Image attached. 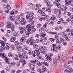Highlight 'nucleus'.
Listing matches in <instances>:
<instances>
[{
  "instance_id": "1",
  "label": "nucleus",
  "mask_w": 73,
  "mask_h": 73,
  "mask_svg": "<svg viewBox=\"0 0 73 73\" xmlns=\"http://www.w3.org/2000/svg\"><path fill=\"white\" fill-rule=\"evenodd\" d=\"M70 5L73 7V0L69 1L66 3V5H63V8L64 9H67L68 7L66 5Z\"/></svg>"
},
{
  "instance_id": "2",
  "label": "nucleus",
  "mask_w": 73,
  "mask_h": 73,
  "mask_svg": "<svg viewBox=\"0 0 73 73\" xmlns=\"http://www.w3.org/2000/svg\"><path fill=\"white\" fill-rule=\"evenodd\" d=\"M57 45L56 44H52V46L51 47V49L52 52H57Z\"/></svg>"
},
{
  "instance_id": "3",
  "label": "nucleus",
  "mask_w": 73,
  "mask_h": 73,
  "mask_svg": "<svg viewBox=\"0 0 73 73\" xmlns=\"http://www.w3.org/2000/svg\"><path fill=\"white\" fill-rule=\"evenodd\" d=\"M19 57L20 58V60H19V62H24V59L23 58V56L21 54H19Z\"/></svg>"
},
{
  "instance_id": "4",
  "label": "nucleus",
  "mask_w": 73,
  "mask_h": 73,
  "mask_svg": "<svg viewBox=\"0 0 73 73\" xmlns=\"http://www.w3.org/2000/svg\"><path fill=\"white\" fill-rule=\"evenodd\" d=\"M40 48L38 49V48H36V50H35V53L37 56H38L40 55Z\"/></svg>"
},
{
  "instance_id": "5",
  "label": "nucleus",
  "mask_w": 73,
  "mask_h": 73,
  "mask_svg": "<svg viewBox=\"0 0 73 73\" xmlns=\"http://www.w3.org/2000/svg\"><path fill=\"white\" fill-rule=\"evenodd\" d=\"M54 5L57 6L58 8H61V5L59 4V3L58 2H54L53 3Z\"/></svg>"
},
{
  "instance_id": "6",
  "label": "nucleus",
  "mask_w": 73,
  "mask_h": 73,
  "mask_svg": "<svg viewBox=\"0 0 73 73\" xmlns=\"http://www.w3.org/2000/svg\"><path fill=\"white\" fill-rule=\"evenodd\" d=\"M35 6L36 7H38L35 8V11L39 10V8L41 7V5H40V4H36Z\"/></svg>"
},
{
  "instance_id": "7",
  "label": "nucleus",
  "mask_w": 73,
  "mask_h": 73,
  "mask_svg": "<svg viewBox=\"0 0 73 73\" xmlns=\"http://www.w3.org/2000/svg\"><path fill=\"white\" fill-rule=\"evenodd\" d=\"M58 58L57 59V60L58 61H60V58H61L63 56V54H62L59 53L58 54Z\"/></svg>"
},
{
  "instance_id": "8",
  "label": "nucleus",
  "mask_w": 73,
  "mask_h": 73,
  "mask_svg": "<svg viewBox=\"0 0 73 73\" xmlns=\"http://www.w3.org/2000/svg\"><path fill=\"white\" fill-rule=\"evenodd\" d=\"M50 20L54 21H56L57 19H56V16L54 15L52 17H51Z\"/></svg>"
},
{
  "instance_id": "9",
  "label": "nucleus",
  "mask_w": 73,
  "mask_h": 73,
  "mask_svg": "<svg viewBox=\"0 0 73 73\" xmlns=\"http://www.w3.org/2000/svg\"><path fill=\"white\" fill-rule=\"evenodd\" d=\"M16 40V38L15 37H12L10 39V41L11 42H13Z\"/></svg>"
},
{
  "instance_id": "10",
  "label": "nucleus",
  "mask_w": 73,
  "mask_h": 73,
  "mask_svg": "<svg viewBox=\"0 0 73 73\" xmlns=\"http://www.w3.org/2000/svg\"><path fill=\"white\" fill-rule=\"evenodd\" d=\"M11 30L12 32H15V26L14 25H12L11 27Z\"/></svg>"
},
{
  "instance_id": "11",
  "label": "nucleus",
  "mask_w": 73,
  "mask_h": 73,
  "mask_svg": "<svg viewBox=\"0 0 73 73\" xmlns=\"http://www.w3.org/2000/svg\"><path fill=\"white\" fill-rule=\"evenodd\" d=\"M46 35V33H43L42 34H41L40 36L41 37L44 38V37Z\"/></svg>"
},
{
  "instance_id": "12",
  "label": "nucleus",
  "mask_w": 73,
  "mask_h": 73,
  "mask_svg": "<svg viewBox=\"0 0 73 73\" xmlns=\"http://www.w3.org/2000/svg\"><path fill=\"white\" fill-rule=\"evenodd\" d=\"M29 21L30 23H31V25H33L35 24V21H33L32 20H31V19H29Z\"/></svg>"
},
{
  "instance_id": "13",
  "label": "nucleus",
  "mask_w": 73,
  "mask_h": 73,
  "mask_svg": "<svg viewBox=\"0 0 73 73\" xmlns=\"http://www.w3.org/2000/svg\"><path fill=\"white\" fill-rule=\"evenodd\" d=\"M48 12V13H51V12H52V11L49 8H46V10L45 11V12Z\"/></svg>"
},
{
  "instance_id": "14",
  "label": "nucleus",
  "mask_w": 73,
  "mask_h": 73,
  "mask_svg": "<svg viewBox=\"0 0 73 73\" xmlns=\"http://www.w3.org/2000/svg\"><path fill=\"white\" fill-rule=\"evenodd\" d=\"M21 42H25V37H23V36H22V38L20 40Z\"/></svg>"
},
{
  "instance_id": "15",
  "label": "nucleus",
  "mask_w": 73,
  "mask_h": 73,
  "mask_svg": "<svg viewBox=\"0 0 73 73\" xmlns=\"http://www.w3.org/2000/svg\"><path fill=\"white\" fill-rule=\"evenodd\" d=\"M66 59V58H65V57H63L60 60V62H64V61H65V60Z\"/></svg>"
},
{
  "instance_id": "16",
  "label": "nucleus",
  "mask_w": 73,
  "mask_h": 73,
  "mask_svg": "<svg viewBox=\"0 0 73 73\" xmlns=\"http://www.w3.org/2000/svg\"><path fill=\"white\" fill-rule=\"evenodd\" d=\"M13 24L12 23H9L8 25H7L6 26V27L8 28H9L10 27H11L12 25Z\"/></svg>"
},
{
  "instance_id": "17",
  "label": "nucleus",
  "mask_w": 73,
  "mask_h": 73,
  "mask_svg": "<svg viewBox=\"0 0 73 73\" xmlns=\"http://www.w3.org/2000/svg\"><path fill=\"white\" fill-rule=\"evenodd\" d=\"M0 56L2 58H4L5 57V54L4 53H0Z\"/></svg>"
},
{
  "instance_id": "18",
  "label": "nucleus",
  "mask_w": 73,
  "mask_h": 73,
  "mask_svg": "<svg viewBox=\"0 0 73 73\" xmlns=\"http://www.w3.org/2000/svg\"><path fill=\"white\" fill-rule=\"evenodd\" d=\"M22 57L23 58L25 59V60H27L28 58V56L27 55H25L23 56Z\"/></svg>"
},
{
  "instance_id": "19",
  "label": "nucleus",
  "mask_w": 73,
  "mask_h": 73,
  "mask_svg": "<svg viewBox=\"0 0 73 73\" xmlns=\"http://www.w3.org/2000/svg\"><path fill=\"white\" fill-rule=\"evenodd\" d=\"M53 64H55V65H56L57 63V60H56V58H54L53 59Z\"/></svg>"
},
{
  "instance_id": "20",
  "label": "nucleus",
  "mask_w": 73,
  "mask_h": 73,
  "mask_svg": "<svg viewBox=\"0 0 73 73\" xmlns=\"http://www.w3.org/2000/svg\"><path fill=\"white\" fill-rule=\"evenodd\" d=\"M16 56L14 57V59L15 60H19V55L16 54Z\"/></svg>"
},
{
  "instance_id": "21",
  "label": "nucleus",
  "mask_w": 73,
  "mask_h": 73,
  "mask_svg": "<svg viewBox=\"0 0 73 73\" xmlns=\"http://www.w3.org/2000/svg\"><path fill=\"white\" fill-rule=\"evenodd\" d=\"M45 3H46V5L47 7H48V5H49L50 4V1H48V0H46L45 1Z\"/></svg>"
},
{
  "instance_id": "22",
  "label": "nucleus",
  "mask_w": 73,
  "mask_h": 73,
  "mask_svg": "<svg viewBox=\"0 0 73 73\" xmlns=\"http://www.w3.org/2000/svg\"><path fill=\"white\" fill-rule=\"evenodd\" d=\"M0 43L3 46H5V43H4V42L3 40H0Z\"/></svg>"
},
{
  "instance_id": "23",
  "label": "nucleus",
  "mask_w": 73,
  "mask_h": 73,
  "mask_svg": "<svg viewBox=\"0 0 73 73\" xmlns=\"http://www.w3.org/2000/svg\"><path fill=\"white\" fill-rule=\"evenodd\" d=\"M37 71L39 72V73H44V71H43L41 70V69L39 68H37Z\"/></svg>"
},
{
  "instance_id": "24",
  "label": "nucleus",
  "mask_w": 73,
  "mask_h": 73,
  "mask_svg": "<svg viewBox=\"0 0 73 73\" xmlns=\"http://www.w3.org/2000/svg\"><path fill=\"white\" fill-rule=\"evenodd\" d=\"M43 65H45V66H49V64H48V63L46 62H44L43 63Z\"/></svg>"
},
{
  "instance_id": "25",
  "label": "nucleus",
  "mask_w": 73,
  "mask_h": 73,
  "mask_svg": "<svg viewBox=\"0 0 73 73\" xmlns=\"http://www.w3.org/2000/svg\"><path fill=\"white\" fill-rule=\"evenodd\" d=\"M10 48L12 50L15 49V46L14 45H11L10 46Z\"/></svg>"
},
{
  "instance_id": "26",
  "label": "nucleus",
  "mask_w": 73,
  "mask_h": 73,
  "mask_svg": "<svg viewBox=\"0 0 73 73\" xmlns=\"http://www.w3.org/2000/svg\"><path fill=\"white\" fill-rule=\"evenodd\" d=\"M10 19L11 21H14L15 20V17L14 16H11L10 17Z\"/></svg>"
},
{
  "instance_id": "27",
  "label": "nucleus",
  "mask_w": 73,
  "mask_h": 73,
  "mask_svg": "<svg viewBox=\"0 0 73 73\" xmlns=\"http://www.w3.org/2000/svg\"><path fill=\"white\" fill-rule=\"evenodd\" d=\"M20 23L21 24H22V25H25V23H26V22H25V21H20Z\"/></svg>"
},
{
  "instance_id": "28",
  "label": "nucleus",
  "mask_w": 73,
  "mask_h": 73,
  "mask_svg": "<svg viewBox=\"0 0 73 73\" xmlns=\"http://www.w3.org/2000/svg\"><path fill=\"white\" fill-rule=\"evenodd\" d=\"M42 70L44 71H47L48 69L46 68V67L43 66L42 67Z\"/></svg>"
},
{
  "instance_id": "29",
  "label": "nucleus",
  "mask_w": 73,
  "mask_h": 73,
  "mask_svg": "<svg viewBox=\"0 0 73 73\" xmlns=\"http://www.w3.org/2000/svg\"><path fill=\"white\" fill-rule=\"evenodd\" d=\"M58 35V34H57L55 35V39L56 40H58L59 38Z\"/></svg>"
},
{
  "instance_id": "30",
  "label": "nucleus",
  "mask_w": 73,
  "mask_h": 73,
  "mask_svg": "<svg viewBox=\"0 0 73 73\" xmlns=\"http://www.w3.org/2000/svg\"><path fill=\"white\" fill-rule=\"evenodd\" d=\"M56 41L57 44H58V45H60V40L57 39L56 40Z\"/></svg>"
},
{
  "instance_id": "31",
  "label": "nucleus",
  "mask_w": 73,
  "mask_h": 73,
  "mask_svg": "<svg viewBox=\"0 0 73 73\" xmlns=\"http://www.w3.org/2000/svg\"><path fill=\"white\" fill-rule=\"evenodd\" d=\"M8 56L9 57H13V56L12 55V54L11 52H9V53L8 54Z\"/></svg>"
},
{
  "instance_id": "32",
  "label": "nucleus",
  "mask_w": 73,
  "mask_h": 73,
  "mask_svg": "<svg viewBox=\"0 0 73 73\" xmlns=\"http://www.w3.org/2000/svg\"><path fill=\"white\" fill-rule=\"evenodd\" d=\"M32 54H33V57H36V53H35V50L34 52L33 51L32 52Z\"/></svg>"
},
{
  "instance_id": "33",
  "label": "nucleus",
  "mask_w": 73,
  "mask_h": 73,
  "mask_svg": "<svg viewBox=\"0 0 73 73\" xmlns=\"http://www.w3.org/2000/svg\"><path fill=\"white\" fill-rule=\"evenodd\" d=\"M36 65L37 66V67H38H38H40V66H41V64L40 63L38 62L36 64Z\"/></svg>"
},
{
  "instance_id": "34",
  "label": "nucleus",
  "mask_w": 73,
  "mask_h": 73,
  "mask_svg": "<svg viewBox=\"0 0 73 73\" xmlns=\"http://www.w3.org/2000/svg\"><path fill=\"white\" fill-rule=\"evenodd\" d=\"M41 48L43 50H46V47L45 46H41Z\"/></svg>"
},
{
  "instance_id": "35",
  "label": "nucleus",
  "mask_w": 73,
  "mask_h": 73,
  "mask_svg": "<svg viewBox=\"0 0 73 73\" xmlns=\"http://www.w3.org/2000/svg\"><path fill=\"white\" fill-rule=\"evenodd\" d=\"M60 40V41L61 42H64V41H65V39H64V38H62V37H60L59 38Z\"/></svg>"
},
{
  "instance_id": "36",
  "label": "nucleus",
  "mask_w": 73,
  "mask_h": 73,
  "mask_svg": "<svg viewBox=\"0 0 73 73\" xmlns=\"http://www.w3.org/2000/svg\"><path fill=\"white\" fill-rule=\"evenodd\" d=\"M29 40L30 42H33V37H31L29 38Z\"/></svg>"
},
{
  "instance_id": "37",
  "label": "nucleus",
  "mask_w": 73,
  "mask_h": 73,
  "mask_svg": "<svg viewBox=\"0 0 73 73\" xmlns=\"http://www.w3.org/2000/svg\"><path fill=\"white\" fill-rule=\"evenodd\" d=\"M36 27L38 28H40L41 27V24L40 23L37 24L36 25Z\"/></svg>"
},
{
  "instance_id": "38",
  "label": "nucleus",
  "mask_w": 73,
  "mask_h": 73,
  "mask_svg": "<svg viewBox=\"0 0 73 73\" xmlns=\"http://www.w3.org/2000/svg\"><path fill=\"white\" fill-rule=\"evenodd\" d=\"M5 62L7 63L8 62V58L7 57H5Z\"/></svg>"
},
{
  "instance_id": "39",
  "label": "nucleus",
  "mask_w": 73,
  "mask_h": 73,
  "mask_svg": "<svg viewBox=\"0 0 73 73\" xmlns=\"http://www.w3.org/2000/svg\"><path fill=\"white\" fill-rule=\"evenodd\" d=\"M34 19H35V17H34L33 15L30 17L29 20H33Z\"/></svg>"
},
{
  "instance_id": "40",
  "label": "nucleus",
  "mask_w": 73,
  "mask_h": 73,
  "mask_svg": "<svg viewBox=\"0 0 73 73\" xmlns=\"http://www.w3.org/2000/svg\"><path fill=\"white\" fill-rule=\"evenodd\" d=\"M40 52L41 53H42V54H45L46 53V52L43 50H42V51H41V50H40Z\"/></svg>"
},
{
  "instance_id": "41",
  "label": "nucleus",
  "mask_w": 73,
  "mask_h": 73,
  "mask_svg": "<svg viewBox=\"0 0 73 73\" xmlns=\"http://www.w3.org/2000/svg\"><path fill=\"white\" fill-rule=\"evenodd\" d=\"M50 40L52 42H53L55 40V39L54 38H50Z\"/></svg>"
},
{
  "instance_id": "42",
  "label": "nucleus",
  "mask_w": 73,
  "mask_h": 73,
  "mask_svg": "<svg viewBox=\"0 0 73 73\" xmlns=\"http://www.w3.org/2000/svg\"><path fill=\"white\" fill-rule=\"evenodd\" d=\"M52 60V58L50 56L47 59V61H51V60Z\"/></svg>"
},
{
  "instance_id": "43",
  "label": "nucleus",
  "mask_w": 73,
  "mask_h": 73,
  "mask_svg": "<svg viewBox=\"0 0 73 73\" xmlns=\"http://www.w3.org/2000/svg\"><path fill=\"white\" fill-rule=\"evenodd\" d=\"M26 41L27 44H29V42H30V40H29V39H27L26 40Z\"/></svg>"
},
{
  "instance_id": "44",
  "label": "nucleus",
  "mask_w": 73,
  "mask_h": 73,
  "mask_svg": "<svg viewBox=\"0 0 73 73\" xmlns=\"http://www.w3.org/2000/svg\"><path fill=\"white\" fill-rule=\"evenodd\" d=\"M27 53V52L26 51H24L23 52L22 54L23 56H25V55Z\"/></svg>"
},
{
  "instance_id": "45",
  "label": "nucleus",
  "mask_w": 73,
  "mask_h": 73,
  "mask_svg": "<svg viewBox=\"0 0 73 73\" xmlns=\"http://www.w3.org/2000/svg\"><path fill=\"white\" fill-rule=\"evenodd\" d=\"M28 53L29 55H31V53H32V50H28Z\"/></svg>"
},
{
  "instance_id": "46",
  "label": "nucleus",
  "mask_w": 73,
  "mask_h": 73,
  "mask_svg": "<svg viewBox=\"0 0 73 73\" xmlns=\"http://www.w3.org/2000/svg\"><path fill=\"white\" fill-rule=\"evenodd\" d=\"M67 35H68L67 34H64L63 35V37H68Z\"/></svg>"
},
{
  "instance_id": "47",
  "label": "nucleus",
  "mask_w": 73,
  "mask_h": 73,
  "mask_svg": "<svg viewBox=\"0 0 73 73\" xmlns=\"http://www.w3.org/2000/svg\"><path fill=\"white\" fill-rule=\"evenodd\" d=\"M41 16H45V13L44 12H42L40 13Z\"/></svg>"
},
{
  "instance_id": "48",
  "label": "nucleus",
  "mask_w": 73,
  "mask_h": 73,
  "mask_svg": "<svg viewBox=\"0 0 73 73\" xmlns=\"http://www.w3.org/2000/svg\"><path fill=\"white\" fill-rule=\"evenodd\" d=\"M54 11H55L56 12H58L59 11V10L57 9H54Z\"/></svg>"
},
{
  "instance_id": "49",
  "label": "nucleus",
  "mask_w": 73,
  "mask_h": 73,
  "mask_svg": "<svg viewBox=\"0 0 73 73\" xmlns=\"http://www.w3.org/2000/svg\"><path fill=\"white\" fill-rule=\"evenodd\" d=\"M31 25L30 24L27 25L26 26V28H30Z\"/></svg>"
},
{
  "instance_id": "50",
  "label": "nucleus",
  "mask_w": 73,
  "mask_h": 73,
  "mask_svg": "<svg viewBox=\"0 0 73 73\" xmlns=\"http://www.w3.org/2000/svg\"><path fill=\"white\" fill-rule=\"evenodd\" d=\"M29 17H30V15L28 14L26 15V18L27 19H28L29 18Z\"/></svg>"
},
{
  "instance_id": "51",
  "label": "nucleus",
  "mask_w": 73,
  "mask_h": 73,
  "mask_svg": "<svg viewBox=\"0 0 73 73\" xmlns=\"http://www.w3.org/2000/svg\"><path fill=\"white\" fill-rule=\"evenodd\" d=\"M24 49L25 50H28L29 49L28 48V47H27V46H26L24 48Z\"/></svg>"
},
{
  "instance_id": "52",
  "label": "nucleus",
  "mask_w": 73,
  "mask_h": 73,
  "mask_svg": "<svg viewBox=\"0 0 73 73\" xmlns=\"http://www.w3.org/2000/svg\"><path fill=\"white\" fill-rule=\"evenodd\" d=\"M38 46V45L37 44H34L33 48H37Z\"/></svg>"
},
{
  "instance_id": "53",
  "label": "nucleus",
  "mask_w": 73,
  "mask_h": 73,
  "mask_svg": "<svg viewBox=\"0 0 73 73\" xmlns=\"http://www.w3.org/2000/svg\"><path fill=\"white\" fill-rule=\"evenodd\" d=\"M45 56L46 57V58H49V57H50V56H49V55L47 54H45Z\"/></svg>"
},
{
  "instance_id": "54",
  "label": "nucleus",
  "mask_w": 73,
  "mask_h": 73,
  "mask_svg": "<svg viewBox=\"0 0 73 73\" xmlns=\"http://www.w3.org/2000/svg\"><path fill=\"white\" fill-rule=\"evenodd\" d=\"M64 65V64H61L60 65V67L62 68H64V67H65V66Z\"/></svg>"
},
{
  "instance_id": "55",
  "label": "nucleus",
  "mask_w": 73,
  "mask_h": 73,
  "mask_svg": "<svg viewBox=\"0 0 73 73\" xmlns=\"http://www.w3.org/2000/svg\"><path fill=\"white\" fill-rule=\"evenodd\" d=\"M5 48H6L7 49H9V46L7 44H6Z\"/></svg>"
},
{
  "instance_id": "56",
  "label": "nucleus",
  "mask_w": 73,
  "mask_h": 73,
  "mask_svg": "<svg viewBox=\"0 0 73 73\" xmlns=\"http://www.w3.org/2000/svg\"><path fill=\"white\" fill-rule=\"evenodd\" d=\"M13 36H17V34L16 33H13Z\"/></svg>"
},
{
  "instance_id": "57",
  "label": "nucleus",
  "mask_w": 73,
  "mask_h": 73,
  "mask_svg": "<svg viewBox=\"0 0 73 73\" xmlns=\"http://www.w3.org/2000/svg\"><path fill=\"white\" fill-rule=\"evenodd\" d=\"M30 62L31 63H32L33 64H35V61L34 60H30Z\"/></svg>"
},
{
  "instance_id": "58",
  "label": "nucleus",
  "mask_w": 73,
  "mask_h": 73,
  "mask_svg": "<svg viewBox=\"0 0 73 73\" xmlns=\"http://www.w3.org/2000/svg\"><path fill=\"white\" fill-rule=\"evenodd\" d=\"M22 48V47L21 46H19L16 48L17 49H21Z\"/></svg>"
},
{
  "instance_id": "59",
  "label": "nucleus",
  "mask_w": 73,
  "mask_h": 73,
  "mask_svg": "<svg viewBox=\"0 0 73 73\" xmlns=\"http://www.w3.org/2000/svg\"><path fill=\"white\" fill-rule=\"evenodd\" d=\"M10 14L11 15H13L14 14V12L13 11L10 12Z\"/></svg>"
},
{
  "instance_id": "60",
  "label": "nucleus",
  "mask_w": 73,
  "mask_h": 73,
  "mask_svg": "<svg viewBox=\"0 0 73 73\" xmlns=\"http://www.w3.org/2000/svg\"><path fill=\"white\" fill-rule=\"evenodd\" d=\"M29 43V45H33L34 42H30Z\"/></svg>"
},
{
  "instance_id": "61",
  "label": "nucleus",
  "mask_w": 73,
  "mask_h": 73,
  "mask_svg": "<svg viewBox=\"0 0 73 73\" xmlns=\"http://www.w3.org/2000/svg\"><path fill=\"white\" fill-rule=\"evenodd\" d=\"M14 44L15 45H19V43L17 41H15V42Z\"/></svg>"
},
{
  "instance_id": "62",
  "label": "nucleus",
  "mask_w": 73,
  "mask_h": 73,
  "mask_svg": "<svg viewBox=\"0 0 73 73\" xmlns=\"http://www.w3.org/2000/svg\"><path fill=\"white\" fill-rule=\"evenodd\" d=\"M42 44L43 45H47V44L46 43V42L45 41L43 42H42Z\"/></svg>"
},
{
  "instance_id": "63",
  "label": "nucleus",
  "mask_w": 73,
  "mask_h": 73,
  "mask_svg": "<svg viewBox=\"0 0 73 73\" xmlns=\"http://www.w3.org/2000/svg\"><path fill=\"white\" fill-rule=\"evenodd\" d=\"M21 70H18L16 72V73H21Z\"/></svg>"
},
{
  "instance_id": "64",
  "label": "nucleus",
  "mask_w": 73,
  "mask_h": 73,
  "mask_svg": "<svg viewBox=\"0 0 73 73\" xmlns=\"http://www.w3.org/2000/svg\"><path fill=\"white\" fill-rule=\"evenodd\" d=\"M70 71L71 72V73H73V69L72 68H70Z\"/></svg>"
}]
</instances>
